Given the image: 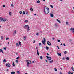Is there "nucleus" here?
<instances>
[{"mask_svg":"<svg viewBox=\"0 0 74 74\" xmlns=\"http://www.w3.org/2000/svg\"><path fill=\"white\" fill-rule=\"evenodd\" d=\"M44 12L45 14H48L49 12V8L47 6H45L44 7Z\"/></svg>","mask_w":74,"mask_h":74,"instance_id":"f257e3e1","label":"nucleus"},{"mask_svg":"<svg viewBox=\"0 0 74 74\" xmlns=\"http://www.w3.org/2000/svg\"><path fill=\"white\" fill-rule=\"evenodd\" d=\"M26 62H28L27 63V66L28 67H29V64H31L32 63V62L30 60H27Z\"/></svg>","mask_w":74,"mask_h":74,"instance_id":"f03ea898","label":"nucleus"},{"mask_svg":"<svg viewBox=\"0 0 74 74\" xmlns=\"http://www.w3.org/2000/svg\"><path fill=\"white\" fill-rule=\"evenodd\" d=\"M2 17L0 18V22H6V20L4 19L3 18H2Z\"/></svg>","mask_w":74,"mask_h":74,"instance_id":"7ed1b4c3","label":"nucleus"},{"mask_svg":"<svg viewBox=\"0 0 74 74\" xmlns=\"http://www.w3.org/2000/svg\"><path fill=\"white\" fill-rule=\"evenodd\" d=\"M6 66L7 67H10V63H6Z\"/></svg>","mask_w":74,"mask_h":74,"instance_id":"20e7f679","label":"nucleus"},{"mask_svg":"<svg viewBox=\"0 0 74 74\" xmlns=\"http://www.w3.org/2000/svg\"><path fill=\"white\" fill-rule=\"evenodd\" d=\"M43 40H43H42V43L43 44H45V41H46L45 39V38H43Z\"/></svg>","mask_w":74,"mask_h":74,"instance_id":"39448f33","label":"nucleus"},{"mask_svg":"<svg viewBox=\"0 0 74 74\" xmlns=\"http://www.w3.org/2000/svg\"><path fill=\"white\" fill-rule=\"evenodd\" d=\"M47 44L48 45H52V44H51V43H50V42L49 41H47Z\"/></svg>","mask_w":74,"mask_h":74,"instance_id":"423d86ee","label":"nucleus"},{"mask_svg":"<svg viewBox=\"0 0 74 74\" xmlns=\"http://www.w3.org/2000/svg\"><path fill=\"white\" fill-rule=\"evenodd\" d=\"M29 27V25H25L24 26V29H26L27 28V27Z\"/></svg>","mask_w":74,"mask_h":74,"instance_id":"0eeeda50","label":"nucleus"},{"mask_svg":"<svg viewBox=\"0 0 74 74\" xmlns=\"http://www.w3.org/2000/svg\"><path fill=\"white\" fill-rule=\"evenodd\" d=\"M55 27H59V26L57 24H55L54 25Z\"/></svg>","mask_w":74,"mask_h":74,"instance_id":"6e6552de","label":"nucleus"},{"mask_svg":"<svg viewBox=\"0 0 74 74\" xmlns=\"http://www.w3.org/2000/svg\"><path fill=\"white\" fill-rule=\"evenodd\" d=\"M30 27H28L27 28V32H29V31H30Z\"/></svg>","mask_w":74,"mask_h":74,"instance_id":"1a4fd4ad","label":"nucleus"},{"mask_svg":"<svg viewBox=\"0 0 74 74\" xmlns=\"http://www.w3.org/2000/svg\"><path fill=\"white\" fill-rule=\"evenodd\" d=\"M57 55H58V56H61L62 55V54L61 53H59L58 52Z\"/></svg>","mask_w":74,"mask_h":74,"instance_id":"9d476101","label":"nucleus"},{"mask_svg":"<svg viewBox=\"0 0 74 74\" xmlns=\"http://www.w3.org/2000/svg\"><path fill=\"white\" fill-rule=\"evenodd\" d=\"M50 16L51 17H52V18L53 17V14L52 13L50 14Z\"/></svg>","mask_w":74,"mask_h":74,"instance_id":"9b49d317","label":"nucleus"},{"mask_svg":"<svg viewBox=\"0 0 74 74\" xmlns=\"http://www.w3.org/2000/svg\"><path fill=\"white\" fill-rule=\"evenodd\" d=\"M16 30H14L13 32L14 35H15V34H16Z\"/></svg>","mask_w":74,"mask_h":74,"instance_id":"f8f14e48","label":"nucleus"},{"mask_svg":"<svg viewBox=\"0 0 74 74\" xmlns=\"http://www.w3.org/2000/svg\"><path fill=\"white\" fill-rule=\"evenodd\" d=\"M57 22H59V23H61V22H60V21L59 20V19H57Z\"/></svg>","mask_w":74,"mask_h":74,"instance_id":"ddd939ff","label":"nucleus"},{"mask_svg":"<svg viewBox=\"0 0 74 74\" xmlns=\"http://www.w3.org/2000/svg\"><path fill=\"white\" fill-rule=\"evenodd\" d=\"M51 57H49L47 59L48 60H51Z\"/></svg>","mask_w":74,"mask_h":74,"instance_id":"4468645a","label":"nucleus"},{"mask_svg":"<svg viewBox=\"0 0 74 74\" xmlns=\"http://www.w3.org/2000/svg\"><path fill=\"white\" fill-rule=\"evenodd\" d=\"M11 74H15V71L12 72H11Z\"/></svg>","mask_w":74,"mask_h":74,"instance_id":"2eb2a0df","label":"nucleus"},{"mask_svg":"<svg viewBox=\"0 0 74 74\" xmlns=\"http://www.w3.org/2000/svg\"><path fill=\"white\" fill-rule=\"evenodd\" d=\"M3 62H7V60L6 59H4L3 60Z\"/></svg>","mask_w":74,"mask_h":74,"instance_id":"dca6fc26","label":"nucleus"},{"mask_svg":"<svg viewBox=\"0 0 74 74\" xmlns=\"http://www.w3.org/2000/svg\"><path fill=\"white\" fill-rule=\"evenodd\" d=\"M46 48L47 50H48V49H49V47H48L47 46H46Z\"/></svg>","mask_w":74,"mask_h":74,"instance_id":"f3484780","label":"nucleus"},{"mask_svg":"<svg viewBox=\"0 0 74 74\" xmlns=\"http://www.w3.org/2000/svg\"><path fill=\"white\" fill-rule=\"evenodd\" d=\"M64 54H65V55H66V54H67V51H64Z\"/></svg>","mask_w":74,"mask_h":74,"instance_id":"a211bd4d","label":"nucleus"},{"mask_svg":"<svg viewBox=\"0 0 74 74\" xmlns=\"http://www.w3.org/2000/svg\"><path fill=\"white\" fill-rule=\"evenodd\" d=\"M19 13L20 14H22V11H20L19 12Z\"/></svg>","mask_w":74,"mask_h":74,"instance_id":"6ab92c4d","label":"nucleus"},{"mask_svg":"<svg viewBox=\"0 0 74 74\" xmlns=\"http://www.w3.org/2000/svg\"><path fill=\"white\" fill-rule=\"evenodd\" d=\"M40 1L38 0L37 1V3H38V4H39L40 3Z\"/></svg>","mask_w":74,"mask_h":74,"instance_id":"aec40b11","label":"nucleus"},{"mask_svg":"<svg viewBox=\"0 0 74 74\" xmlns=\"http://www.w3.org/2000/svg\"><path fill=\"white\" fill-rule=\"evenodd\" d=\"M9 14L10 16H11V12H9Z\"/></svg>","mask_w":74,"mask_h":74,"instance_id":"412c9836","label":"nucleus"},{"mask_svg":"<svg viewBox=\"0 0 74 74\" xmlns=\"http://www.w3.org/2000/svg\"><path fill=\"white\" fill-rule=\"evenodd\" d=\"M3 48L4 49L5 51H6V50H7V48H6V47H4Z\"/></svg>","mask_w":74,"mask_h":74,"instance_id":"4be33fe9","label":"nucleus"},{"mask_svg":"<svg viewBox=\"0 0 74 74\" xmlns=\"http://www.w3.org/2000/svg\"><path fill=\"white\" fill-rule=\"evenodd\" d=\"M37 54L38 55H39V52L38 51V50H37Z\"/></svg>","mask_w":74,"mask_h":74,"instance_id":"5701e85b","label":"nucleus"},{"mask_svg":"<svg viewBox=\"0 0 74 74\" xmlns=\"http://www.w3.org/2000/svg\"><path fill=\"white\" fill-rule=\"evenodd\" d=\"M49 62H50V63H52V62H53V60H51Z\"/></svg>","mask_w":74,"mask_h":74,"instance_id":"b1692460","label":"nucleus"},{"mask_svg":"<svg viewBox=\"0 0 74 74\" xmlns=\"http://www.w3.org/2000/svg\"><path fill=\"white\" fill-rule=\"evenodd\" d=\"M72 70H73V71H74V67H71Z\"/></svg>","mask_w":74,"mask_h":74,"instance_id":"393cba45","label":"nucleus"},{"mask_svg":"<svg viewBox=\"0 0 74 74\" xmlns=\"http://www.w3.org/2000/svg\"><path fill=\"white\" fill-rule=\"evenodd\" d=\"M16 46H17L18 47H19V44H18V43H16Z\"/></svg>","mask_w":74,"mask_h":74,"instance_id":"a878e982","label":"nucleus"},{"mask_svg":"<svg viewBox=\"0 0 74 74\" xmlns=\"http://www.w3.org/2000/svg\"><path fill=\"white\" fill-rule=\"evenodd\" d=\"M19 45H20L21 46V42L19 41L18 42Z\"/></svg>","mask_w":74,"mask_h":74,"instance_id":"bb28decb","label":"nucleus"},{"mask_svg":"<svg viewBox=\"0 0 74 74\" xmlns=\"http://www.w3.org/2000/svg\"><path fill=\"white\" fill-rule=\"evenodd\" d=\"M12 65L13 67H15V63H14V62L13 63Z\"/></svg>","mask_w":74,"mask_h":74,"instance_id":"cd10ccee","label":"nucleus"},{"mask_svg":"<svg viewBox=\"0 0 74 74\" xmlns=\"http://www.w3.org/2000/svg\"><path fill=\"white\" fill-rule=\"evenodd\" d=\"M23 15H25V11H23Z\"/></svg>","mask_w":74,"mask_h":74,"instance_id":"c85d7f7f","label":"nucleus"},{"mask_svg":"<svg viewBox=\"0 0 74 74\" xmlns=\"http://www.w3.org/2000/svg\"><path fill=\"white\" fill-rule=\"evenodd\" d=\"M30 10H31V11H33V8H30Z\"/></svg>","mask_w":74,"mask_h":74,"instance_id":"c756f323","label":"nucleus"},{"mask_svg":"<svg viewBox=\"0 0 74 74\" xmlns=\"http://www.w3.org/2000/svg\"><path fill=\"white\" fill-rule=\"evenodd\" d=\"M26 39V37H25H25H24V40H25Z\"/></svg>","mask_w":74,"mask_h":74,"instance_id":"7c9ffc66","label":"nucleus"},{"mask_svg":"<svg viewBox=\"0 0 74 74\" xmlns=\"http://www.w3.org/2000/svg\"><path fill=\"white\" fill-rule=\"evenodd\" d=\"M25 22H26V23H27L28 22V20H25Z\"/></svg>","mask_w":74,"mask_h":74,"instance_id":"2f4dec72","label":"nucleus"},{"mask_svg":"<svg viewBox=\"0 0 74 74\" xmlns=\"http://www.w3.org/2000/svg\"><path fill=\"white\" fill-rule=\"evenodd\" d=\"M11 7H14V5H13V4H11Z\"/></svg>","mask_w":74,"mask_h":74,"instance_id":"473e14b6","label":"nucleus"},{"mask_svg":"<svg viewBox=\"0 0 74 74\" xmlns=\"http://www.w3.org/2000/svg\"><path fill=\"white\" fill-rule=\"evenodd\" d=\"M66 59H67V60H69V58L67 57L66 58Z\"/></svg>","mask_w":74,"mask_h":74,"instance_id":"72a5a7b5","label":"nucleus"},{"mask_svg":"<svg viewBox=\"0 0 74 74\" xmlns=\"http://www.w3.org/2000/svg\"><path fill=\"white\" fill-rule=\"evenodd\" d=\"M16 63H18V60H16Z\"/></svg>","mask_w":74,"mask_h":74,"instance_id":"f704fd0d","label":"nucleus"},{"mask_svg":"<svg viewBox=\"0 0 74 74\" xmlns=\"http://www.w3.org/2000/svg\"><path fill=\"white\" fill-rule=\"evenodd\" d=\"M39 45L40 47H41V43H40Z\"/></svg>","mask_w":74,"mask_h":74,"instance_id":"c9c22d12","label":"nucleus"},{"mask_svg":"<svg viewBox=\"0 0 74 74\" xmlns=\"http://www.w3.org/2000/svg\"><path fill=\"white\" fill-rule=\"evenodd\" d=\"M54 70H55V71H57V69L56 68H55Z\"/></svg>","mask_w":74,"mask_h":74,"instance_id":"e433bc0d","label":"nucleus"},{"mask_svg":"<svg viewBox=\"0 0 74 74\" xmlns=\"http://www.w3.org/2000/svg\"><path fill=\"white\" fill-rule=\"evenodd\" d=\"M18 59H19V57H17V58H16V59L17 60Z\"/></svg>","mask_w":74,"mask_h":74,"instance_id":"4c0bfd02","label":"nucleus"},{"mask_svg":"<svg viewBox=\"0 0 74 74\" xmlns=\"http://www.w3.org/2000/svg\"><path fill=\"white\" fill-rule=\"evenodd\" d=\"M38 34H39V33H38V32L36 34V35L38 36Z\"/></svg>","mask_w":74,"mask_h":74,"instance_id":"58836bf2","label":"nucleus"},{"mask_svg":"<svg viewBox=\"0 0 74 74\" xmlns=\"http://www.w3.org/2000/svg\"><path fill=\"white\" fill-rule=\"evenodd\" d=\"M40 58L41 59H42V56H40Z\"/></svg>","mask_w":74,"mask_h":74,"instance_id":"ea45409f","label":"nucleus"},{"mask_svg":"<svg viewBox=\"0 0 74 74\" xmlns=\"http://www.w3.org/2000/svg\"><path fill=\"white\" fill-rule=\"evenodd\" d=\"M50 7L51 8H53V6H52V5H50Z\"/></svg>","mask_w":74,"mask_h":74,"instance_id":"a19ab883","label":"nucleus"},{"mask_svg":"<svg viewBox=\"0 0 74 74\" xmlns=\"http://www.w3.org/2000/svg\"><path fill=\"white\" fill-rule=\"evenodd\" d=\"M17 73H18V74H20V73L19 72V71H17Z\"/></svg>","mask_w":74,"mask_h":74,"instance_id":"79ce46f5","label":"nucleus"},{"mask_svg":"<svg viewBox=\"0 0 74 74\" xmlns=\"http://www.w3.org/2000/svg\"><path fill=\"white\" fill-rule=\"evenodd\" d=\"M9 40V38L8 37L6 38V40Z\"/></svg>","mask_w":74,"mask_h":74,"instance_id":"37998d69","label":"nucleus"},{"mask_svg":"<svg viewBox=\"0 0 74 74\" xmlns=\"http://www.w3.org/2000/svg\"><path fill=\"white\" fill-rule=\"evenodd\" d=\"M1 40H3V36H1Z\"/></svg>","mask_w":74,"mask_h":74,"instance_id":"c03bdc74","label":"nucleus"},{"mask_svg":"<svg viewBox=\"0 0 74 74\" xmlns=\"http://www.w3.org/2000/svg\"><path fill=\"white\" fill-rule=\"evenodd\" d=\"M71 74V72L69 71V72H68V74Z\"/></svg>","mask_w":74,"mask_h":74,"instance_id":"a18cd8bd","label":"nucleus"},{"mask_svg":"<svg viewBox=\"0 0 74 74\" xmlns=\"http://www.w3.org/2000/svg\"><path fill=\"white\" fill-rule=\"evenodd\" d=\"M3 51V50L1 49H0V52H1Z\"/></svg>","mask_w":74,"mask_h":74,"instance_id":"49530a36","label":"nucleus"},{"mask_svg":"<svg viewBox=\"0 0 74 74\" xmlns=\"http://www.w3.org/2000/svg\"><path fill=\"white\" fill-rule=\"evenodd\" d=\"M25 13L26 14H28V12H26Z\"/></svg>","mask_w":74,"mask_h":74,"instance_id":"de8ad7c7","label":"nucleus"},{"mask_svg":"<svg viewBox=\"0 0 74 74\" xmlns=\"http://www.w3.org/2000/svg\"><path fill=\"white\" fill-rule=\"evenodd\" d=\"M46 58H47V59H48V58H49V57H48V56L47 55L46 56Z\"/></svg>","mask_w":74,"mask_h":74,"instance_id":"09e8293b","label":"nucleus"},{"mask_svg":"<svg viewBox=\"0 0 74 74\" xmlns=\"http://www.w3.org/2000/svg\"><path fill=\"white\" fill-rule=\"evenodd\" d=\"M72 13H74V10H72Z\"/></svg>","mask_w":74,"mask_h":74,"instance_id":"8fccbe9b","label":"nucleus"},{"mask_svg":"<svg viewBox=\"0 0 74 74\" xmlns=\"http://www.w3.org/2000/svg\"><path fill=\"white\" fill-rule=\"evenodd\" d=\"M57 48H58V49H59L60 48H59V46H57Z\"/></svg>","mask_w":74,"mask_h":74,"instance_id":"3c124183","label":"nucleus"},{"mask_svg":"<svg viewBox=\"0 0 74 74\" xmlns=\"http://www.w3.org/2000/svg\"><path fill=\"white\" fill-rule=\"evenodd\" d=\"M63 45L64 46H66V44H65V43H64L63 44Z\"/></svg>","mask_w":74,"mask_h":74,"instance_id":"603ef678","label":"nucleus"},{"mask_svg":"<svg viewBox=\"0 0 74 74\" xmlns=\"http://www.w3.org/2000/svg\"><path fill=\"white\" fill-rule=\"evenodd\" d=\"M58 42H60V40H58Z\"/></svg>","mask_w":74,"mask_h":74,"instance_id":"864d4df0","label":"nucleus"},{"mask_svg":"<svg viewBox=\"0 0 74 74\" xmlns=\"http://www.w3.org/2000/svg\"><path fill=\"white\" fill-rule=\"evenodd\" d=\"M66 23L67 25H68L69 23H68V22H66Z\"/></svg>","mask_w":74,"mask_h":74,"instance_id":"5fc2aeb1","label":"nucleus"},{"mask_svg":"<svg viewBox=\"0 0 74 74\" xmlns=\"http://www.w3.org/2000/svg\"><path fill=\"white\" fill-rule=\"evenodd\" d=\"M59 74H63L61 72H60Z\"/></svg>","mask_w":74,"mask_h":74,"instance_id":"6e6d98bb","label":"nucleus"},{"mask_svg":"<svg viewBox=\"0 0 74 74\" xmlns=\"http://www.w3.org/2000/svg\"><path fill=\"white\" fill-rule=\"evenodd\" d=\"M62 59H63V60H64L65 59V58H62Z\"/></svg>","mask_w":74,"mask_h":74,"instance_id":"4d7b16f0","label":"nucleus"},{"mask_svg":"<svg viewBox=\"0 0 74 74\" xmlns=\"http://www.w3.org/2000/svg\"><path fill=\"white\" fill-rule=\"evenodd\" d=\"M34 43H35V40L34 41L33 43L34 44Z\"/></svg>","mask_w":74,"mask_h":74,"instance_id":"13d9d810","label":"nucleus"},{"mask_svg":"<svg viewBox=\"0 0 74 74\" xmlns=\"http://www.w3.org/2000/svg\"><path fill=\"white\" fill-rule=\"evenodd\" d=\"M3 7H5V5H3Z\"/></svg>","mask_w":74,"mask_h":74,"instance_id":"bf43d9fd","label":"nucleus"},{"mask_svg":"<svg viewBox=\"0 0 74 74\" xmlns=\"http://www.w3.org/2000/svg\"><path fill=\"white\" fill-rule=\"evenodd\" d=\"M34 61H32V63H34Z\"/></svg>","mask_w":74,"mask_h":74,"instance_id":"052dcab7","label":"nucleus"},{"mask_svg":"<svg viewBox=\"0 0 74 74\" xmlns=\"http://www.w3.org/2000/svg\"><path fill=\"white\" fill-rule=\"evenodd\" d=\"M45 61L46 62H48V61H47V60H45Z\"/></svg>","mask_w":74,"mask_h":74,"instance_id":"680f3d73","label":"nucleus"},{"mask_svg":"<svg viewBox=\"0 0 74 74\" xmlns=\"http://www.w3.org/2000/svg\"><path fill=\"white\" fill-rule=\"evenodd\" d=\"M52 39H53V40H54L55 39V38H53Z\"/></svg>","mask_w":74,"mask_h":74,"instance_id":"e2e57ef3","label":"nucleus"},{"mask_svg":"<svg viewBox=\"0 0 74 74\" xmlns=\"http://www.w3.org/2000/svg\"><path fill=\"white\" fill-rule=\"evenodd\" d=\"M2 52L3 53H4V51H2Z\"/></svg>","mask_w":74,"mask_h":74,"instance_id":"0e129e2a","label":"nucleus"},{"mask_svg":"<svg viewBox=\"0 0 74 74\" xmlns=\"http://www.w3.org/2000/svg\"><path fill=\"white\" fill-rule=\"evenodd\" d=\"M47 55H49V54L47 53Z\"/></svg>","mask_w":74,"mask_h":74,"instance_id":"69168bd1","label":"nucleus"},{"mask_svg":"<svg viewBox=\"0 0 74 74\" xmlns=\"http://www.w3.org/2000/svg\"><path fill=\"white\" fill-rule=\"evenodd\" d=\"M71 74H73V73L72 72V73H71Z\"/></svg>","mask_w":74,"mask_h":74,"instance_id":"338daca9","label":"nucleus"},{"mask_svg":"<svg viewBox=\"0 0 74 74\" xmlns=\"http://www.w3.org/2000/svg\"><path fill=\"white\" fill-rule=\"evenodd\" d=\"M61 45H62V43H61Z\"/></svg>","mask_w":74,"mask_h":74,"instance_id":"774afa93","label":"nucleus"}]
</instances>
